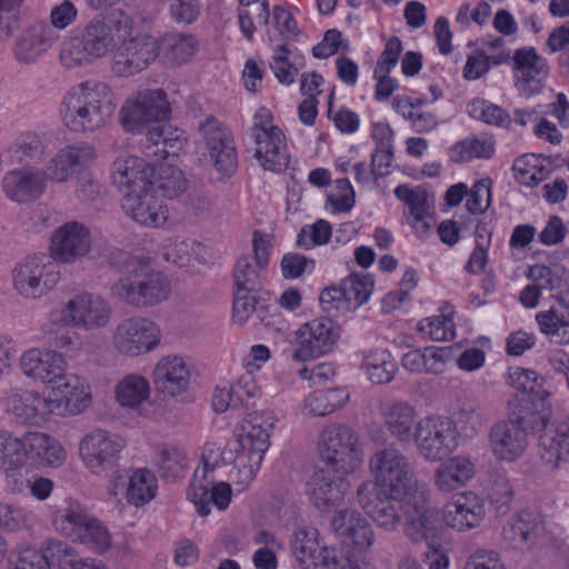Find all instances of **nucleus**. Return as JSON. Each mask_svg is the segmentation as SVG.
Segmentation results:
<instances>
[{"mask_svg": "<svg viewBox=\"0 0 569 569\" xmlns=\"http://www.w3.org/2000/svg\"><path fill=\"white\" fill-rule=\"evenodd\" d=\"M62 107L66 127L74 132H93L110 121L116 102L108 84L89 80L73 87L64 97Z\"/></svg>", "mask_w": 569, "mask_h": 569, "instance_id": "1", "label": "nucleus"}, {"mask_svg": "<svg viewBox=\"0 0 569 569\" xmlns=\"http://www.w3.org/2000/svg\"><path fill=\"white\" fill-rule=\"evenodd\" d=\"M170 292L167 277L149 264L131 260L127 270L112 286L111 293L119 301L142 309L164 301Z\"/></svg>", "mask_w": 569, "mask_h": 569, "instance_id": "2", "label": "nucleus"}, {"mask_svg": "<svg viewBox=\"0 0 569 569\" xmlns=\"http://www.w3.org/2000/svg\"><path fill=\"white\" fill-rule=\"evenodd\" d=\"M318 453L327 468L336 473H348L362 461L363 449L358 433L350 426L331 423L319 435Z\"/></svg>", "mask_w": 569, "mask_h": 569, "instance_id": "3", "label": "nucleus"}, {"mask_svg": "<svg viewBox=\"0 0 569 569\" xmlns=\"http://www.w3.org/2000/svg\"><path fill=\"white\" fill-rule=\"evenodd\" d=\"M369 468L375 481L365 483H377L383 491H389L391 497H407L421 489L409 459L395 447L375 452L369 460Z\"/></svg>", "mask_w": 569, "mask_h": 569, "instance_id": "4", "label": "nucleus"}, {"mask_svg": "<svg viewBox=\"0 0 569 569\" xmlns=\"http://www.w3.org/2000/svg\"><path fill=\"white\" fill-rule=\"evenodd\" d=\"M120 113L126 131L146 138L159 122L169 120L171 106L163 89H147L128 99Z\"/></svg>", "mask_w": 569, "mask_h": 569, "instance_id": "5", "label": "nucleus"}, {"mask_svg": "<svg viewBox=\"0 0 569 569\" xmlns=\"http://www.w3.org/2000/svg\"><path fill=\"white\" fill-rule=\"evenodd\" d=\"M403 518L405 535L410 541L435 549L441 526L438 511L428 503L427 490L421 488L406 497Z\"/></svg>", "mask_w": 569, "mask_h": 569, "instance_id": "6", "label": "nucleus"}, {"mask_svg": "<svg viewBox=\"0 0 569 569\" xmlns=\"http://www.w3.org/2000/svg\"><path fill=\"white\" fill-rule=\"evenodd\" d=\"M372 289L373 281L369 274L351 273L339 286L326 287L320 292L319 301L323 311L338 317L367 302Z\"/></svg>", "mask_w": 569, "mask_h": 569, "instance_id": "7", "label": "nucleus"}, {"mask_svg": "<svg viewBox=\"0 0 569 569\" xmlns=\"http://www.w3.org/2000/svg\"><path fill=\"white\" fill-rule=\"evenodd\" d=\"M328 316L316 318L298 330L299 346L292 352L295 360L309 361L333 350L340 338V328L332 316Z\"/></svg>", "mask_w": 569, "mask_h": 569, "instance_id": "8", "label": "nucleus"}, {"mask_svg": "<svg viewBox=\"0 0 569 569\" xmlns=\"http://www.w3.org/2000/svg\"><path fill=\"white\" fill-rule=\"evenodd\" d=\"M457 429L447 418L428 417L418 422L415 441L420 455L431 461L441 460L455 448Z\"/></svg>", "mask_w": 569, "mask_h": 569, "instance_id": "9", "label": "nucleus"}, {"mask_svg": "<svg viewBox=\"0 0 569 569\" xmlns=\"http://www.w3.org/2000/svg\"><path fill=\"white\" fill-rule=\"evenodd\" d=\"M44 256L24 258L12 270L14 290L28 299H37L48 293L58 281L52 264L44 262Z\"/></svg>", "mask_w": 569, "mask_h": 569, "instance_id": "10", "label": "nucleus"}, {"mask_svg": "<svg viewBox=\"0 0 569 569\" xmlns=\"http://www.w3.org/2000/svg\"><path fill=\"white\" fill-rule=\"evenodd\" d=\"M405 497H391L377 483H361L357 500L366 513L386 531H395L401 523L400 501Z\"/></svg>", "mask_w": 569, "mask_h": 569, "instance_id": "11", "label": "nucleus"}, {"mask_svg": "<svg viewBox=\"0 0 569 569\" xmlns=\"http://www.w3.org/2000/svg\"><path fill=\"white\" fill-rule=\"evenodd\" d=\"M123 441L104 430L88 433L80 443V455L87 467L96 475H108L118 467Z\"/></svg>", "mask_w": 569, "mask_h": 569, "instance_id": "12", "label": "nucleus"}, {"mask_svg": "<svg viewBox=\"0 0 569 569\" xmlns=\"http://www.w3.org/2000/svg\"><path fill=\"white\" fill-rule=\"evenodd\" d=\"M119 44L112 71L120 77L141 72L159 57L157 39L148 33H137Z\"/></svg>", "mask_w": 569, "mask_h": 569, "instance_id": "13", "label": "nucleus"}, {"mask_svg": "<svg viewBox=\"0 0 569 569\" xmlns=\"http://www.w3.org/2000/svg\"><path fill=\"white\" fill-rule=\"evenodd\" d=\"M159 342V332L148 319L130 318L123 320L116 329L113 345L127 356H139L149 352Z\"/></svg>", "mask_w": 569, "mask_h": 569, "instance_id": "14", "label": "nucleus"}, {"mask_svg": "<svg viewBox=\"0 0 569 569\" xmlns=\"http://www.w3.org/2000/svg\"><path fill=\"white\" fill-rule=\"evenodd\" d=\"M549 396L530 397L528 393H515L508 400L507 420L523 427L528 435L533 431L543 432L549 421Z\"/></svg>", "mask_w": 569, "mask_h": 569, "instance_id": "15", "label": "nucleus"}, {"mask_svg": "<svg viewBox=\"0 0 569 569\" xmlns=\"http://www.w3.org/2000/svg\"><path fill=\"white\" fill-rule=\"evenodd\" d=\"M90 248V232L77 221L60 226L51 238V257L58 262H74L84 257Z\"/></svg>", "mask_w": 569, "mask_h": 569, "instance_id": "16", "label": "nucleus"}, {"mask_svg": "<svg viewBox=\"0 0 569 569\" xmlns=\"http://www.w3.org/2000/svg\"><path fill=\"white\" fill-rule=\"evenodd\" d=\"M511 59L518 89L526 96L539 92L549 73L547 60L532 47L517 49Z\"/></svg>", "mask_w": 569, "mask_h": 569, "instance_id": "17", "label": "nucleus"}, {"mask_svg": "<svg viewBox=\"0 0 569 569\" xmlns=\"http://www.w3.org/2000/svg\"><path fill=\"white\" fill-rule=\"evenodd\" d=\"M63 320L84 328L102 327L110 318V308L100 297L82 292L70 299L62 309Z\"/></svg>", "mask_w": 569, "mask_h": 569, "instance_id": "18", "label": "nucleus"}, {"mask_svg": "<svg viewBox=\"0 0 569 569\" xmlns=\"http://www.w3.org/2000/svg\"><path fill=\"white\" fill-rule=\"evenodd\" d=\"M54 33L46 22H34L24 29L12 46L13 59L24 66L37 63L52 47Z\"/></svg>", "mask_w": 569, "mask_h": 569, "instance_id": "19", "label": "nucleus"}, {"mask_svg": "<svg viewBox=\"0 0 569 569\" xmlns=\"http://www.w3.org/2000/svg\"><path fill=\"white\" fill-rule=\"evenodd\" d=\"M485 505L476 493L461 492L455 495L443 509L445 523L458 531L477 528L485 519Z\"/></svg>", "mask_w": 569, "mask_h": 569, "instance_id": "20", "label": "nucleus"}, {"mask_svg": "<svg viewBox=\"0 0 569 569\" xmlns=\"http://www.w3.org/2000/svg\"><path fill=\"white\" fill-rule=\"evenodd\" d=\"M332 531L342 543L353 547L357 551L370 548L375 535L369 521L353 509H342L331 520Z\"/></svg>", "mask_w": 569, "mask_h": 569, "instance_id": "21", "label": "nucleus"}, {"mask_svg": "<svg viewBox=\"0 0 569 569\" xmlns=\"http://www.w3.org/2000/svg\"><path fill=\"white\" fill-rule=\"evenodd\" d=\"M113 183L123 191L142 192L151 187L154 163L134 156L117 158L112 163Z\"/></svg>", "mask_w": 569, "mask_h": 569, "instance_id": "22", "label": "nucleus"}, {"mask_svg": "<svg viewBox=\"0 0 569 569\" xmlns=\"http://www.w3.org/2000/svg\"><path fill=\"white\" fill-rule=\"evenodd\" d=\"M251 137L257 144L254 156L264 170L280 171L287 168L289 156L281 129L276 126H270L268 130L251 129Z\"/></svg>", "mask_w": 569, "mask_h": 569, "instance_id": "23", "label": "nucleus"}, {"mask_svg": "<svg viewBox=\"0 0 569 569\" xmlns=\"http://www.w3.org/2000/svg\"><path fill=\"white\" fill-rule=\"evenodd\" d=\"M489 446L497 459L511 462L525 452L528 433L523 427L516 426L507 419L501 420L489 431Z\"/></svg>", "mask_w": 569, "mask_h": 569, "instance_id": "24", "label": "nucleus"}, {"mask_svg": "<svg viewBox=\"0 0 569 569\" xmlns=\"http://www.w3.org/2000/svg\"><path fill=\"white\" fill-rule=\"evenodd\" d=\"M94 158V149L88 143L67 146L49 161L47 169L43 172L46 173L47 179L63 182L71 176L80 172Z\"/></svg>", "mask_w": 569, "mask_h": 569, "instance_id": "25", "label": "nucleus"}, {"mask_svg": "<svg viewBox=\"0 0 569 569\" xmlns=\"http://www.w3.org/2000/svg\"><path fill=\"white\" fill-rule=\"evenodd\" d=\"M20 367L26 376L53 386L63 376L66 361L59 352L30 349L22 355Z\"/></svg>", "mask_w": 569, "mask_h": 569, "instance_id": "26", "label": "nucleus"}, {"mask_svg": "<svg viewBox=\"0 0 569 569\" xmlns=\"http://www.w3.org/2000/svg\"><path fill=\"white\" fill-rule=\"evenodd\" d=\"M540 458L551 470L569 460V419L553 420L539 436Z\"/></svg>", "mask_w": 569, "mask_h": 569, "instance_id": "27", "label": "nucleus"}, {"mask_svg": "<svg viewBox=\"0 0 569 569\" xmlns=\"http://www.w3.org/2000/svg\"><path fill=\"white\" fill-rule=\"evenodd\" d=\"M121 206L129 217L146 227H159L167 220V210L151 187L142 192L126 191Z\"/></svg>", "mask_w": 569, "mask_h": 569, "instance_id": "28", "label": "nucleus"}, {"mask_svg": "<svg viewBox=\"0 0 569 569\" xmlns=\"http://www.w3.org/2000/svg\"><path fill=\"white\" fill-rule=\"evenodd\" d=\"M47 177L41 170H11L2 179L6 196L18 203L36 201L44 191Z\"/></svg>", "mask_w": 569, "mask_h": 569, "instance_id": "29", "label": "nucleus"}, {"mask_svg": "<svg viewBox=\"0 0 569 569\" xmlns=\"http://www.w3.org/2000/svg\"><path fill=\"white\" fill-rule=\"evenodd\" d=\"M190 382V370L178 356H167L153 369V386L166 396L176 397L184 392Z\"/></svg>", "mask_w": 569, "mask_h": 569, "instance_id": "30", "label": "nucleus"}, {"mask_svg": "<svg viewBox=\"0 0 569 569\" xmlns=\"http://www.w3.org/2000/svg\"><path fill=\"white\" fill-rule=\"evenodd\" d=\"M201 131L206 136L209 153L217 170L226 174L233 173L238 159L233 140L229 133L222 130L214 119L207 120L201 126Z\"/></svg>", "mask_w": 569, "mask_h": 569, "instance_id": "31", "label": "nucleus"}, {"mask_svg": "<svg viewBox=\"0 0 569 569\" xmlns=\"http://www.w3.org/2000/svg\"><path fill=\"white\" fill-rule=\"evenodd\" d=\"M291 553L302 569H322L331 551L321 547L316 528H299L290 539Z\"/></svg>", "mask_w": 569, "mask_h": 569, "instance_id": "32", "label": "nucleus"}, {"mask_svg": "<svg viewBox=\"0 0 569 569\" xmlns=\"http://www.w3.org/2000/svg\"><path fill=\"white\" fill-rule=\"evenodd\" d=\"M343 473H336L331 469L322 468L315 472L309 496L313 505L320 510H327L342 501L348 483Z\"/></svg>", "mask_w": 569, "mask_h": 569, "instance_id": "33", "label": "nucleus"}, {"mask_svg": "<svg viewBox=\"0 0 569 569\" xmlns=\"http://www.w3.org/2000/svg\"><path fill=\"white\" fill-rule=\"evenodd\" d=\"M24 463L27 460L43 466L58 468L67 457L66 450L53 437L43 432H27L23 435Z\"/></svg>", "mask_w": 569, "mask_h": 569, "instance_id": "34", "label": "nucleus"}, {"mask_svg": "<svg viewBox=\"0 0 569 569\" xmlns=\"http://www.w3.org/2000/svg\"><path fill=\"white\" fill-rule=\"evenodd\" d=\"M6 410L18 423L40 425L50 412V403L37 393L12 392L4 400Z\"/></svg>", "mask_w": 569, "mask_h": 569, "instance_id": "35", "label": "nucleus"}, {"mask_svg": "<svg viewBox=\"0 0 569 569\" xmlns=\"http://www.w3.org/2000/svg\"><path fill=\"white\" fill-rule=\"evenodd\" d=\"M542 530V518L531 510H521L502 528V537L512 548L522 549L532 546Z\"/></svg>", "mask_w": 569, "mask_h": 569, "instance_id": "36", "label": "nucleus"}, {"mask_svg": "<svg viewBox=\"0 0 569 569\" xmlns=\"http://www.w3.org/2000/svg\"><path fill=\"white\" fill-rule=\"evenodd\" d=\"M184 139L182 131L163 122H159L146 138L140 141L143 154L157 160L176 156L182 148Z\"/></svg>", "mask_w": 569, "mask_h": 569, "instance_id": "37", "label": "nucleus"}, {"mask_svg": "<svg viewBox=\"0 0 569 569\" xmlns=\"http://www.w3.org/2000/svg\"><path fill=\"white\" fill-rule=\"evenodd\" d=\"M158 56L171 66L188 62L198 51L199 42L191 33L170 32L157 39Z\"/></svg>", "mask_w": 569, "mask_h": 569, "instance_id": "38", "label": "nucleus"}, {"mask_svg": "<svg viewBox=\"0 0 569 569\" xmlns=\"http://www.w3.org/2000/svg\"><path fill=\"white\" fill-rule=\"evenodd\" d=\"M56 401L63 405L72 415L80 413L90 403V393L84 381L76 375H67L59 378L52 386Z\"/></svg>", "mask_w": 569, "mask_h": 569, "instance_id": "39", "label": "nucleus"}, {"mask_svg": "<svg viewBox=\"0 0 569 569\" xmlns=\"http://www.w3.org/2000/svg\"><path fill=\"white\" fill-rule=\"evenodd\" d=\"M385 425L392 437L400 442L415 439L417 428V412L412 406L403 401H397L383 409Z\"/></svg>", "mask_w": 569, "mask_h": 569, "instance_id": "40", "label": "nucleus"}, {"mask_svg": "<svg viewBox=\"0 0 569 569\" xmlns=\"http://www.w3.org/2000/svg\"><path fill=\"white\" fill-rule=\"evenodd\" d=\"M447 356L446 348L416 349L403 355L402 366L411 372L440 373L443 370Z\"/></svg>", "mask_w": 569, "mask_h": 569, "instance_id": "41", "label": "nucleus"}, {"mask_svg": "<svg viewBox=\"0 0 569 569\" xmlns=\"http://www.w3.org/2000/svg\"><path fill=\"white\" fill-rule=\"evenodd\" d=\"M80 38L94 61L104 58L118 46L114 36L110 34L109 29L98 19L91 20L84 27Z\"/></svg>", "mask_w": 569, "mask_h": 569, "instance_id": "42", "label": "nucleus"}, {"mask_svg": "<svg viewBox=\"0 0 569 569\" xmlns=\"http://www.w3.org/2000/svg\"><path fill=\"white\" fill-rule=\"evenodd\" d=\"M86 521H90L89 513L74 500H66L52 515L56 530L70 538L78 533V529H81Z\"/></svg>", "mask_w": 569, "mask_h": 569, "instance_id": "43", "label": "nucleus"}, {"mask_svg": "<svg viewBox=\"0 0 569 569\" xmlns=\"http://www.w3.org/2000/svg\"><path fill=\"white\" fill-rule=\"evenodd\" d=\"M238 447L234 451L239 458H246L250 469L259 468L263 456L269 448V433L263 429L250 428L239 435Z\"/></svg>", "mask_w": 569, "mask_h": 569, "instance_id": "44", "label": "nucleus"}, {"mask_svg": "<svg viewBox=\"0 0 569 569\" xmlns=\"http://www.w3.org/2000/svg\"><path fill=\"white\" fill-rule=\"evenodd\" d=\"M151 188L156 189L169 199L177 198L187 190V179L182 171L172 164H154V176L151 178Z\"/></svg>", "mask_w": 569, "mask_h": 569, "instance_id": "45", "label": "nucleus"}, {"mask_svg": "<svg viewBox=\"0 0 569 569\" xmlns=\"http://www.w3.org/2000/svg\"><path fill=\"white\" fill-rule=\"evenodd\" d=\"M349 399L345 388L317 390L305 400V408L317 417L330 415L341 408Z\"/></svg>", "mask_w": 569, "mask_h": 569, "instance_id": "46", "label": "nucleus"}, {"mask_svg": "<svg viewBox=\"0 0 569 569\" xmlns=\"http://www.w3.org/2000/svg\"><path fill=\"white\" fill-rule=\"evenodd\" d=\"M256 292L236 288L232 309L234 322L243 323L253 312L261 321L264 320L270 306L266 299L258 297Z\"/></svg>", "mask_w": 569, "mask_h": 569, "instance_id": "47", "label": "nucleus"}, {"mask_svg": "<svg viewBox=\"0 0 569 569\" xmlns=\"http://www.w3.org/2000/svg\"><path fill=\"white\" fill-rule=\"evenodd\" d=\"M24 466L23 436L0 429V471L21 470Z\"/></svg>", "mask_w": 569, "mask_h": 569, "instance_id": "48", "label": "nucleus"}, {"mask_svg": "<svg viewBox=\"0 0 569 569\" xmlns=\"http://www.w3.org/2000/svg\"><path fill=\"white\" fill-rule=\"evenodd\" d=\"M150 386L146 378L139 375L124 377L116 388L118 402L122 407H137L149 398Z\"/></svg>", "mask_w": 569, "mask_h": 569, "instance_id": "49", "label": "nucleus"}, {"mask_svg": "<svg viewBox=\"0 0 569 569\" xmlns=\"http://www.w3.org/2000/svg\"><path fill=\"white\" fill-rule=\"evenodd\" d=\"M157 479L148 470H138L129 478L127 499L136 506H143L156 497Z\"/></svg>", "mask_w": 569, "mask_h": 569, "instance_id": "50", "label": "nucleus"}, {"mask_svg": "<svg viewBox=\"0 0 569 569\" xmlns=\"http://www.w3.org/2000/svg\"><path fill=\"white\" fill-rule=\"evenodd\" d=\"M48 569H74L82 559L78 558L73 548L67 542L57 539H49L42 547Z\"/></svg>", "mask_w": 569, "mask_h": 569, "instance_id": "51", "label": "nucleus"}, {"mask_svg": "<svg viewBox=\"0 0 569 569\" xmlns=\"http://www.w3.org/2000/svg\"><path fill=\"white\" fill-rule=\"evenodd\" d=\"M363 367L375 383H387L395 377L397 362L387 350H376L365 358Z\"/></svg>", "mask_w": 569, "mask_h": 569, "instance_id": "52", "label": "nucleus"}, {"mask_svg": "<svg viewBox=\"0 0 569 569\" xmlns=\"http://www.w3.org/2000/svg\"><path fill=\"white\" fill-rule=\"evenodd\" d=\"M395 196L409 207L410 213L415 219V223H420L423 231H427L430 226L425 221L428 213L427 192L422 188L412 189L407 184H400L395 189ZM416 228L417 224H415Z\"/></svg>", "mask_w": 569, "mask_h": 569, "instance_id": "53", "label": "nucleus"}, {"mask_svg": "<svg viewBox=\"0 0 569 569\" xmlns=\"http://www.w3.org/2000/svg\"><path fill=\"white\" fill-rule=\"evenodd\" d=\"M557 302L559 308L552 307L536 315V321L540 331L549 337L558 335L561 328L565 333L569 332V303L561 297L557 298Z\"/></svg>", "mask_w": 569, "mask_h": 569, "instance_id": "54", "label": "nucleus"}, {"mask_svg": "<svg viewBox=\"0 0 569 569\" xmlns=\"http://www.w3.org/2000/svg\"><path fill=\"white\" fill-rule=\"evenodd\" d=\"M493 151V142L490 139H465L450 148V159L457 163L467 162L472 158L488 159Z\"/></svg>", "mask_w": 569, "mask_h": 569, "instance_id": "55", "label": "nucleus"}, {"mask_svg": "<svg viewBox=\"0 0 569 569\" xmlns=\"http://www.w3.org/2000/svg\"><path fill=\"white\" fill-rule=\"evenodd\" d=\"M72 538L97 553L104 552L111 546L108 530L92 517H90V521H86L81 529H78V533Z\"/></svg>", "mask_w": 569, "mask_h": 569, "instance_id": "56", "label": "nucleus"}, {"mask_svg": "<svg viewBox=\"0 0 569 569\" xmlns=\"http://www.w3.org/2000/svg\"><path fill=\"white\" fill-rule=\"evenodd\" d=\"M508 379L517 390L516 393H528L530 397L549 396V392L542 388L543 379L535 370L510 368Z\"/></svg>", "mask_w": 569, "mask_h": 569, "instance_id": "57", "label": "nucleus"}, {"mask_svg": "<svg viewBox=\"0 0 569 569\" xmlns=\"http://www.w3.org/2000/svg\"><path fill=\"white\" fill-rule=\"evenodd\" d=\"M59 60L67 69L84 67L94 61L80 37L66 39L61 43Z\"/></svg>", "mask_w": 569, "mask_h": 569, "instance_id": "58", "label": "nucleus"}, {"mask_svg": "<svg viewBox=\"0 0 569 569\" xmlns=\"http://www.w3.org/2000/svg\"><path fill=\"white\" fill-rule=\"evenodd\" d=\"M157 463L160 477L168 481H174L182 476L187 466L186 455L176 447H164L159 452Z\"/></svg>", "mask_w": 569, "mask_h": 569, "instance_id": "59", "label": "nucleus"}, {"mask_svg": "<svg viewBox=\"0 0 569 569\" xmlns=\"http://www.w3.org/2000/svg\"><path fill=\"white\" fill-rule=\"evenodd\" d=\"M266 269H259L249 261V257H240L234 266V287L238 289L259 291L260 278Z\"/></svg>", "mask_w": 569, "mask_h": 569, "instance_id": "60", "label": "nucleus"}, {"mask_svg": "<svg viewBox=\"0 0 569 569\" xmlns=\"http://www.w3.org/2000/svg\"><path fill=\"white\" fill-rule=\"evenodd\" d=\"M101 21L109 29L110 34L114 36L117 44L136 36L133 18L122 9H111Z\"/></svg>", "mask_w": 569, "mask_h": 569, "instance_id": "61", "label": "nucleus"}, {"mask_svg": "<svg viewBox=\"0 0 569 569\" xmlns=\"http://www.w3.org/2000/svg\"><path fill=\"white\" fill-rule=\"evenodd\" d=\"M483 423V416L480 405L475 400L463 401L455 412L453 425L460 426L461 430L472 436Z\"/></svg>", "mask_w": 569, "mask_h": 569, "instance_id": "62", "label": "nucleus"}, {"mask_svg": "<svg viewBox=\"0 0 569 569\" xmlns=\"http://www.w3.org/2000/svg\"><path fill=\"white\" fill-rule=\"evenodd\" d=\"M332 234L331 224L323 219L317 220L312 226L301 228L297 236V246L310 249L329 242Z\"/></svg>", "mask_w": 569, "mask_h": 569, "instance_id": "63", "label": "nucleus"}, {"mask_svg": "<svg viewBox=\"0 0 569 569\" xmlns=\"http://www.w3.org/2000/svg\"><path fill=\"white\" fill-rule=\"evenodd\" d=\"M9 569H48L42 549L21 548L13 550L9 556Z\"/></svg>", "mask_w": 569, "mask_h": 569, "instance_id": "64", "label": "nucleus"}]
</instances>
